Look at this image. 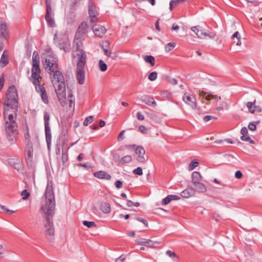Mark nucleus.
Wrapping results in <instances>:
<instances>
[{
    "instance_id": "nucleus-56",
    "label": "nucleus",
    "mask_w": 262,
    "mask_h": 262,
    "mask_svg": "<svg viewBox=\"0 0 262 262\" xmlns=\"http://www.w3.org/2000/svg\"><path fill=\"white\" fill-rule=\"evenodd\" d=\"M146 241V239H145V238H141L140 240L136 241V242L137 243H138L140 245H145Z\"/></svg>"
},
{
    "instance_id": "nucleus-27",
    "label": "nucleus",
    "mask_w": 262,
    "mask_h": 262,
    "mask_svg": "<svg viewBox=\"0 0 262 262\" xmlns=\"http://www.w3.org/2000/svg\"><path fill=\"white\" fill-rule=\"evenodd\" d=\"M195 194V189L193 188L188 187L181 193V196L184 198H189Z\"/></svg>"
},
{
    "instance_id": "nucleus-57",
    "label": "nucleus",
    "mask_w": 262,
    "mask_h": 262,
    "mask_svg": "<svg viewBox=\"0 0 262 262\" xmlns=\"http://www.w3.org/2000/svg\"><path fill=\"white\" fill-rule=\"evenodd\" d=\"M168 195L171 201L172 200H178L180 199V196L177 195L171 194Z\"/></svg>"
},
{
    "instance_id": "nucleus-50",
    "label": "nucleus",
    "mask_w": 262,
    "mask_h": 262,
    "mask_svg": "<svg viewBox=\"0 0 262 262\" xmlns=\"http://www.w3.org/2000/svg\"><path fill=\"white\" fill-rule=\"evenodd\" d=\"M170 202H171L170 199L169 195H168L162 200V204L165 205H167L168 203H169Z\"/></svg>"
},
{
    "instance_id": "nucleus-7",
    "label": "nucleus",
    "mask_w": 262,
    "mask_h": 262,
    "mask_svg": "<svg viewBox=\"0 0 262 262\" xmlns=\"http://www.w3.org/2000/svg\"><path fill=\"white\" fill-rule=\"evenodd\" d=\"M45 68L47 71L54 72L56 69H58V64L57 60L53 56L51 55H46L42 61Z\"/></svg>"
},
{
    "instance_id": "nucleus-17",
    "label": "nucleus",
    "mask_w": 262,
    "mask_h": 262,
    "mask_svg": "<svg viewBox=\"0 0 262 262\" xmlns=\"http://www.w3.org/2000/svg\"><path fill=\"white\" fill-rule=\"evenodd\" d=\"M255 104V100H254L253 102H248L246 104V106L248 108L249 112L251 114H254L255 112L260 113L261 112V108L258 105H256Z\"/></svg>"
},
{
    "instance_id": "nucleus-9",
    "label": "nucleus",
    "mask_w": 262,
    "mask_h": 262,
    "mask_svg": "<svg viewBox=\"0 0 262 262\" xmlns=\"http://www.w3.org/2000/svg\"><path fill=\"white\" fill-rule=\"evenodd\" d=\"M77 52V68H85L86 59V55L85 52L83 50V49H80L78 50Z\"/></svg>"
},
{
    "instance_id": "nucleus-10",
    "label": "nucleus",
    "mask_w": 262,
    "mask_h": 262,
    "mask_svg": "<svg viewBox=\"0 0 262 262\" xmlns=\"http://www.w3.org/2000/svg\"><path fill=\"white\" fill-rule=\"evenodd\" d=\"M55 90L60 104L61 106H64L66 104V86H63L62 84L60 88H57Z\"/></svg>"
},
{
    "instance_id": "nucleus-61",
    "label": "nucleus",
    "mask_w": 262,
    "mask_h": 262,
    "mask_svg": "<svg viewBox=\"0 0 262 262\" xmlns=\"http://www.w3.org/2000/svg\"><path fill=\"white\" fill-rule=\"evenodd\" d=\"M123 183L121 181L118 180L115 182V186L117 188H120L122 187Z\"/></svg>"
},
{
    "instance_id": "nucleus-22",
    "label": "nucleus",
    "mask_w": 262,
    "mask_h": 262,
    "mask_svg": "<svg viewBox=\"0 0 262 262\" xmlns=\"http://www.w3.org/2000/svg\"><path fill=\"white\" fill-rule=\"evenodd\" d=\"M94 176L99 179L110 180L111 179V176L103 170L98 171L94 172Z\"/></svg>"
},
{
    "instance_id": "nucleus-21",
    "label": "nucleus",
    "mask_w": 262,
    "mask_h": 262,
    "mask_svg": "<svg viewBox=\"0 0 262 262\" xmlns=\"http://www.w3.org/2000/svg\"><path fill=\"white\" fill-rule=\"evenodd\" d=\"M58 46L60 49L63 50L65 52H68L70 51V44L67 38L63 40L59 41L58 43Z\"/></svg>"
},
{
    "instance_id": "nucleus-4",
    "label": "nucleus",
    "mask_w": 262,
    "mask_h": 262,
    "mask_svg": "<svg viewBox=\"0 0 262 262\" xmlns=\"http://www.w3.org/2000/svg\"><path fill=\"white\" fill-rule=\"evenodd\" d=\"M31 76L29 78L30 80L33 84H35L40 81L41 77L40 76L39 57L38 54L34 52L32 56V68Z\"/></svg>"
},
{
    "instance_id": "nucleus-55",
    "label": "nucleus",
    "mask_w": 262,
    "mask_h": 262,
    "mask_svg": "<svg viewBox=\"0 0 262 262\" xmlns=\"http://www.w3.org/2000/svg\"><path fill=\"white\" fill-rule=\"evenodd\" d=\"M213 118H215V117L212 116H211V115H207V116H205L203 117V120L205 122H208Z\"/></svg>"
},
{
    "instance_id": "nucleus-28",
    "label": "nucleus",
    "mask_w": 262,
    "mask_h": 262,
    "mask_svg": "<svg viewBox=\"0 0 262 262\" xmlns=\"http://www.w3.org/2000/svg\"><path fill=\"white\" fill-rule=\"evenodd\" d=\"M0 36L4 38H7L8 36V30L5 23L0 24Z\"/></svg>"
},
{
    "instance_id": "nucleus-59",
    "label": "nucleus",
    "mask_w": 262,
    "mask_h": 262,
    "mask_svg": "<svg viewBox=\"0 0 262 262\" xmlns=\"http://www.w3.org/2000/svg\"><path fill=\"white\" fill-rule=\"evenodd\" d=\"M243 174L240 170L236 171L235 173V177L236 179H239L242 178Z\"/></svg>"
},
{
    "instance_id": "nucleus-30",
    "label": "nucleus",
    "mask_w": 262,
    "mask_h": 262,
    "mask_svg": "<svg viewBox=\"0 0 262 262\" xmlns=\"http://www.w3.org/2000/svg\"><path fill=\"white\" fill-rule=\"evenodd\" d=\"M192 183L193 185L199 183L202 180V177L200 173L198 171H194L191 175Z\"/></svg>"
},
{
    "instance_id": "nucleus-33",
    "label": "nucleus",
    "mask_w": 262,
    "mask_h": 262,
    "mask_svg": "<svg viewBox=\"0 0 262 262\" xmlns=\"http://www.w3.org/2000/svg\"><path fill=\"white\" fill-rule=\"evenodd\" d=\"M144 59L146 62L149 63L151 66L155 65V59L154 57L151 55H146L144 57Z\"/></svg>"
},
{
    "instance_id": "nucleus-25",
    "label": "nucleus",
    "mask_w": 262,
    "mask_h": 262,
    "mask_svg": "<svg viewBox=\"0 0 262 262\" xmlns=\"http://www.w3.org/2000/svg\"><path fill=\"white\" fill-rule=\"evenodd\" d=\"M191 30L193 31L199 38H204L207 35V33L203 32V31L200 29V27L199 26L192 27L191 28Z\"/></svg>"
},
{
    "instance_id": "nucleus-41",
    "label": "nucleus",
    "mask_w": 262,
    "mask_h": 262,
    "mask_svg": "<svg viewBox=\"0 0 262 262\" xmlns=\"http://www.w3.org/2000/svg\"><path fill=\"white\" fill-rule=\"evenodd\" d=\"M158 74L156 71L152 72L149 74L148 78L150 81H154L157 78Z\"/></svg>"
},
{
    "instance_id": "nucleus-47",
    "label": "nucleus",
    "mask_w": 262,
    "mask_h": 262,
    "mask_svg": "<svg viewBox=\"0 0 262 262\" xmlns=\"http://www.w3.org/2000/svg\"><path fill=\"white\" fill-rule=\"evenodd\" d=\"M199 163L197 161H192L189 165V169L190 170H193L194 168L197 167Z\"/></svg>"
},
{
    "instance_id": "nucleus-26",
    "label": "nucleus",
    "mask_w": 262,
    "mask_h": 262,
    "mask_svg": "<svg viewBox=\"0 0 262 262\" xmlns=\"http://www.w3.org/2000/svg\"><path fill=\"white\" fill-rule=\"evenodd\" d=\"M8 163L11 166L13 167L14 168L17 169V170H19L20 169H21L22 167L21 163L20 160L18 159H10L8 160Z\"/></svg>"
},
{
    "instance_id": "nucleus-53",
    "label": "nucleus",
    "mask_w": 262,
    "mask_h": 262,
    "mask_svg": "<svg viewBox=\"0 0 262 262\" xmlns=\"http://www.w3.org/2000/svg\"><path fill=\"white\" fill-rule=\"evenodd\" d=\"M102 49L104 52V53L105 55H106L107 57H110L111 54V51L107 48H105L102 46Z\"/></svg>"
},
{
    "instance_id": "nucleus-1",
    "label": "nucleus",
    "mask_w": 262,
    "mask_h": 262,
    "mask_svg": "<svg viewBox=\"0 0 262 262\" xmlns=\"http://www.w3.org/2000/svg\"><path fill=\"white\" fill-rule=\"evenodd\" d=\"M45 203L42 204L40 213L43 217L42 230L48 240H52L54 237V227L53 216L55 205L54 193L52 187L47 186L45 193Z\"/></svg>"
},
{
    "instance_id": "nucleus-12",
    "label": "nucleus",
    "mask_w": 262,
    "mask_h": 262,
    "mask_svg": "<svg viewBox=\"0 0 262 262\" xmlns=\"http://www.w3.org/2000/svg\"><path fill=\"white\" fill-rule=\"evenodd\" d=\"M37 92L39 93L41 97L42 101L48 104L49 103V99L46 90L44 87L40 84V81L37 82L36 84H33Z\"/></svg>"
},
{
    "instance_id": "nucleus-45",
    "label": "nucleus",
    "mask_w": 262,
    "mask_h": 262,
    "mask_svg": "<svg viewBox=\"0 0 262 262\" xmlns=\"http://www.w3.org/2000/svg\"><path fill=\"white\" fill-rule=\"evenodd\" d=\"M179 4L177 0H171L169 3V9L171 11Z\"/></svg>"
},
{
    "instance_id": "nucleus-23",
    "label": "nucleus",
    "mask_w": 262,
    "mask_h": 262,
    "mask_svg": "<svg viewBox=\"0 0 262 262\" xmlns=\"http://www.w3.org/2000/svg\"><path fill=\"white\" fill-rule=\"evenodd\" d=\"M141 100L142 102L148 105L151 106L152 107H156L157 106V103L152 97L144 96L141 98Z\"/></svg>"
},
{
    "instance_id": "nucleus-29",
    "label": "nucleus",
    "mask_w": 262,
    "mask_h": 262,
    "mask_svg": "<svg viewBox=\"0 0 262 262\" xmlns=\"http://www.w3.org/2000/svg\"><path fill=\"white\" fill-rule=\"evenodd\" d=\"M9 63L8 56L7 51H4L0 59V66L5 67Z\"/></svg>"
},
{
    "instance_id": "nucleus-52",
    "label": "nucleus",
    "mask_w": 262,
    "mask_h": 262,
    "mask_svg": "<svg viewBox=\"0 0 262 262\" xmlns=\"http://www.w3.org/2000/svg\"><path fill=\"white\" fill-rule=\"evenodd\" d=\"M139 130L142 134H146L147 132L146 127L144 125H140L139 127Z\"/></svg>"
},
{
    "instance_id": "nucleus-37",
    "label": "nucleus",
    "mask_w": 262,
    "mask_h": 262,
    "mask_svg": "<svg viewBox=\"0 0 262 262\" xmlns=\"http://www.w3.org/2000/svg\"><path fill=\"white\" fill-rule=\"evenodd\" d=\"M68 101L69 107L71 108L75 106V98L72 94H69L68 95Z\"/></svg>"
},
{
    "instance_id": "nucleus-44",
    "label": "nucleus",
    "mask_w": 262,
    "mask_h": 262,
    "mask_svg": "<svg viewBox=\"0 0 262 262\" xmlns=\"http://www.w3.org/2000/svg\"><path fill=\"white\" fill-rule=\"evenodd\" d=\"M50 114L46 112L44 113L43 119L45 122V124H49V120H50Z\"/></svg>"
},
{
    "instance_id": "nucleus-24",
    "label": "nucleus",
    "mask_w": 262,
    "mask_h": 262,
    "mask_svg": "<svg viewBox=\"0 0 262 262\" xmlns=\"http://www.w3.org/2000/svg\"><path fill=\"white\" fill-rule=\"evenodd\" d=\"M241 134L242 136L241 137V139L242 141L249 142L251 144H254L255 142L252 140L249 136L246 137L245 136L248 134V130L246 127H243L241 130Z\"/></svg>"
},
{
    "instance_id": "nucleus-62",
    "label": "nucleus",
    "mask_w": 262,
    "mask_h": 262,
    "mask_svg": "<svg viewBox=\"0 0 262 262\" xmlns=\"http://www.w3.org/2000/svg\"><path fill=\"white\" fill-rule=\"evenodd\" d=\"M68 160V155L67 154L62 153V161L64 163H65Z\"/></svg>"
},
{
    "instance_id": "nucleus-42",
    "label": "nucleus",
    "mask_w": 262,
    "mask_h": 262,
    "mask_svg": "<svg viewBox=\"0 0 262 262\" xmlns=\"http://www.w3.org/2000/svg\"><path fill=\"white\" fill-rule=\"evenodd\" d=\"M93 121V116H90L86 117L83 122V125L85 126H88L89 124L92 123Z\"/></svg>"
},
{
    "instance_id": "nucleus-48",
    "label": "nucleus",
    "mask_w": 262,
    "mask_h": 262,
    "mask_svg": "<svg viewBox=\"0 0 262 262\" xmlns=\"http://www.w3.org/2000/svg\"><path fill=\"white\" fill-rule=\"evenodd\" d=\"M83 224L89 228H91L93 226H96L95 222H89L84 221L83 222Z\"/></svg>"
},
{
    "instance_id": "nucleus-35",
    "label": "nucleus",
    "mask_w": 262,
    "mask_h": 262,
    "mask_svg": "<svg viewBox=\"0 0 262 262\" xmlns=\"http://www.w3.org/2000/svg\"><path fill=\"white\" fill-rule=\"evenodd\" d=\"M260 123V121L258 120L254 122H251L248 125V128L250 130L255 131L256 129V125L259 124Z\"/></svg>"
},
{
    "instance_id": "nucleus-34",
    "label": "nucleus",
    "mask_w": 262,
    "mask_h": 262,
    "mask_svg": "<svg viewBox=\"0 0 262 262\" xmlns=\"http://www.w3.org/2000/svg\"><path fill=\"white\" fill-rule=\"evenodd\" d=\"M132 160V158L129 155H126L122 157L120 160L119 161V163L120 164H124L126 163H129Z\"/></svg>"
},
{
    "instance_id": "nucleus-11",
    "label": "nucleus",
    "mask_w": 262,
    "mask_h": 262,
    "mask_svg": "<svg viewBox=\"0 0 262 262\" xmlns=\"http://www.w3.org/2000/svg\"><path fill=\"white\" fill-rule=\"evenodd\" d=\"M89 14L91 17L90 21L91 23H94L97 21V17L98 13L96 10V7L94 5L92 0L89 1Z\"/></svg>"
},
{
    "instance_id": "nucleus-32",
    "label": "nucleus",
    "mask_w": 262,
    "mask_h": 262,
    "mask_svg": "<svg viewBox=\"0 0 262 262\" xmlns=\"http://www.w3.org/2000/svg\"><path fill=\"white\" fill-rule=\"evenodd\" d=\"M45 129L46 140L47 143H49L50 142L52 138L51 131L49 126V124H45Z\"/></svg>"
},
{
    "instance_id": "nucleus-19",
    "label": "nucleus",
    "mask_w": 262,
    "mask_h": 262,
    "mask_svg": "<svg viewBox=\"0 0 262 262\" xmlns=\"http://www.w3.org/2000/svg\"><path fill=\"white\" fill-rule=\"evenodd\" d=\"M200 95L208 101L213 100L214 101L217 102L221 99V97L217 95H213L211 93L204 91L201 92L200 93Z\"/></svg>"
},
{
    "instance_id": "nucleus-60",
    "label": "nucleus",
    "mask_w": 262,
    "mask_h": 262,
    "mask_svg": "<svg viewBox=\"0 0 262 262\" xmlns=\"http://www.w3.org/2000/svg\"><path fill=\"white\" fill-rule=\"evenodd\" d=\"M125 259V256L122 255L118 258H116L115 261L116 262H123Z\"/></svg>"
},
{
    "instance_id": "nucleus-14",
    "label": "nucleus",
    "mask_w": 262,
    "mask_h": 262,
    "mask_svg": "<svg viewBox=\"0 0 262 262\" xmlns=\"http://www.w3.org/2000/svg\"><path fill=\"white\" fill-rule=\"evenodd\" d=\"M54 13L52 11V8L48 7V9H46V14L45 15V19L47 22L48 26L50 27H55V21L53 18Z\"/></svg>"
},
{
    "instance_id": "nucleus-2",
    "label": "nucleus",
    "mask_w": 262,
    "mask_h": 262,
    "mask_svg": "<svg viewBox=\"0 0 262 262\" xmlns=\"http://www.w3.org/2000/svg\"><path fill=\"white\" fill-rule=\"evenodd\" d=\"M4 115L5 120V129L8 140L13 143L18 134L17 124L16 122L17 114H9L7 118L6 110L4 108Z\"/></svg>"
},
{
    "instance_id": "nucleus-8",
    "label": "nucleus",
    "mask_w": 262,
    "mask_h": 262,
    "mask_svg": "<svg viewBox=\"0 0 262 262\" xmlns=\"http://www.w3.org/2000/svg\"><path fill=\"white\" fill-rule=\"evenodd\" d=\"M183 101L192 109H196L197 103L195 97L189 93H185L183 98Z\"/></svg>"
},
{
    "instance_id": "nucleus-38",
    "label": "nucleus",
    "mask_w": 262,
    "mask_h": 262,
    "mask_svg": "<svg viewBox=\"0 0 262 262\" xmlns=\"http://www.w3.org/2000/svg\"><path fill=\"white\" fill-rule=\"evenodd\" d=\"M101 210L103 211V212L105 213H108L111 211L110 207L108 205V204L104 203L101 205Z\"/></svg>"
},
{
    "instance_id": "nucleus-13",
    "label": "nucleus",
    "mask_w": 262,
    "mask_h": 262,
    "mask_svg": "<svg viewBox=\"0 0 262 262\" xmlns=\"http://www.w3.org/2000/svg\"><path fill=\"white\" fill-rule=\"evenodd\" d=\"M92 30L96 36L101 37L106 32V28L100 25L95 24L92 27Z\"/></svg>"
},
{
    "instance_id": "nucleus-15",
    "label": "nucleus",
    "mask_w": 262,
    "mask_h": 262,
    "mask_svg": "<svg viewBox=\"0 0 262 262\" xmlns=\"http://www.w3.org/2000/svg\"><path fill=\"white\" fill-rule=\"evenodd\" d=\"M136 153L138 155L137 161L141 163H144L146 161L144 157L145 151L143 147L139 146L136 148Z\"/></svg>"
},
{
    "instance_id": "nucleus-63",
    "label": "nucleus",
    "mask_w": 262,
    "mask_h": 262,
    "mask_svg": "<svg viewBox=\"0 0 262 262\" xmlns=\"http://www.w3.org/2000/svg\"><path fill=\"white\" fill-rule=\"evenodd\" d=\"M45 2H46V9H48L49 6L50 7V8H52L51 7V4H52L51 0H45Z\"/></svg>"
},
{
    "instance_id": "nucleus-16",
    "label": "nucleus",
    "mask_w": 262,
    "mask_h": 262,
    "mask_svg": "<svg viewBox=\"0 0 262 262\" xmlns=\"http://www.w3.org/2000/svg\"><path fill=\"white\" fill-rule=\"evenodd\" d=\"M76 79L80 84H83L85 81L84 68H76Z\"/></svg>"
},
{
    "instance_id": "nucleus-49",
    "label": "nucleus",
    "mask_w": 262,
    "mask_h": 262,
    "mask_svg": "<svg viewBox=\"0 0 262 262\" xmlns=\"http://www.w3.org/2000/svg\"><path fill=\"white\" fill-rule=\"evenodd\" d=\"M156 242H154L152 241L150 239H146V243L145 244V246H147L149 247H153L155 246V244H156Z\"/></svg>"
},
{
    "instance_id": "nucleus-39",
    "label": "nucleus",
    "mask_w": 262,
    "mask_h": 262,
    "mask_svg": "<svg viewBox=\"0 0 262 262\" xmlns=\"http://www.w3.org/2000/svg\"><path fill=\"white\" fill-rule=\"evenodd\" d=\"M99 68L102 72H105L107 69V66L105 63L102 60H100L98 62Z\"/></svg>"
},
{
    "instance_id": "nucleus-20",
    "label": "nucleus",
    "mask_w": 262,
    "mask_h": 262,
    "mask_svg": "<svg viewBox=\"0 0 262 262\" xmlns=\"http://www.w3.org/2000/svg\"><path fill=\"white\" fill-rule=\"evenodd\" d=\"M85 39V37H82L80 36H77V35H75L74 40L73 42V48H76V51L78 50L82 49L83 43L82 41Z\"/></svg>"
},
{
    "instance_id": "nucleus-64",
    "label": "nucleus",
    "mask_w": 262,
    "mask_h": 262,
    "mask_svg": "<svg viewBox=\"0 0 262 262\" xmlns=\"http://www.w3.org/2000/svg\"><path fill=\"white\" fill-rule=\"evenodd\" d=\"M124 132H125V131L123 130L121 131V132L119 133V135H118V140L119 141H121V140H122V136H123V134H124Z\"/></svg>"
},
{
    "instance_id": "nucleus-31",
    "label": "nucleus",
    "mask_w": 262,
    "mask_h": 262,
    "mask_svg": "<svg viewBox=\"0 0 262 262\" xmlns=\"http://www.w3.org/2000/svg\"><path fill=\"white\" fill-rule=\"evenodd\" d=\"M193 185L195 188V189H194L195 191H196L200 193H205L207 191V189L206 186L204 184L201 183V182Z\"/></svg>"
},
{
    "instance_id": "nucleus-3",
    "label": "nucleus",
    "mask_w": 262,
    "mask_h": 262,
    "mask_svg": "<svg viewBox=\"0 0 262 262\" xmlns=\"http://www.w3.org/2000/svg\"><path fill=\"white\" fill-rule=\"evenodd\" d=\"M4 105L14 110V114H17L18 106V94L16 88L14 85L9 86L7 91Z\"/></svg>"
},
{
    "instance_id": "nucleus-6",
    "label": "nucleus",
    "mask_w": 262,
    "mask_h": 262,
    "mask_svg": "<svg viewBox=\"0 0 262 262\" xmlns=\"http://www.w3.org/2000/svg\"><path fill=\"white\" fill-rule=\"evenodd\" d=\"M51 73H53V76L51 77L52 82L55 89L60 88V86L63 84L65 85L64 78L62 73L58 71L57 69L54 72H50L49 73L51 75Z\"/></svg>"
},
{
    "instance_id": "nucleus-51",
    "label": "nucleus",
    "mask_w": 262,
    "mask_h": 262,
    "mask_svg": "<svg viewBox=\"0 0 262 262\" xmlns=\"http://www.w3.org/2000/svg\"><path fill=\"white\" fill-rule=\"evenodd\" d=\"M166 253L168 256H169L170 257H171V258H174V257H177L176 254L174 252H172L170 250H167L166 252Z\"/></svg>"
},
{
    "instance_id": "nucleus-18",
    "label": "nucleus",
    "mask_w": 262,
    "mask_h": 262,
    "mask_svg": "<svg viewBox=\"0 0 262 262\" xmlns=\"http://www.w3.org/2000/svg\"><path fill=\"white\" fill-rule=\"evenodd\" d=\"M88 24L84 21L82 22L80 24L75 35H77V36L85 37V34L88 32Z\"/></svg>"
},
{
    "instance_id": "nucleus-5",
    "label": "nucleus",
    "mask_w": 262,
    "mask_h": 262,
    "mask_svg": "<svg viewBox=\"0 0 262 262\" xmlns=\"http://www.w3.org/2000/svg\"><path fill=\"white\" fill-rule=\"evenodd\" d=\"M25 156L27 164H31L33 158V144L31 141V136L29 134V128H26V132L25 133Z\"/></svg>"
},
{
    "instance_id": "nucleus-46",
    "label": "nucleus",
    "mask_w": 262,
    "mask_h": 262,
    "mask_svg": "<svg viewBox=\"0 0 262 262\" xmlns=\"http://www.w3.org/2000/svg\"><path fill=\"white\" fill-rule=\"evenodd\" d=\"M133 173L135 174L138 176H141L143 174L142 169L140 167H138L137 168L134 169Z\"/></svg>"
},
{
    "instance_id": "nucleus-58",
    "label": "nucleus",
    "mask_w": 262,
    "mask_h": 262,
    "mask_svg": "<svg viewBox=\"0 0 262 262\" xmlns=\"http://www.w3.org/2000/svg\"><path fill=\"white\" fill-rule=\"evenodd\" d=\"M137 118L139 120H144V116L142 115L140 112H137Z\"/></svg>"
},
{
    "instance_id": "nucleus-54",
    "label": "nucleus",
    "mask_w": 262,
    "mask_h": 262,
    "mask_svg": "<svg viewBox=\"0 0 262 262\" xmlns=\"http://www.w3.org/2000/svg\"><path fill=\"white\" fill-rule=\"evenodd\" d=\"M137 220L138 221L142 223L145 226V227H147L148 226V223L145 219H144L142 217H138L137 218Z\"/></svg>"
},
{
    "instance_id": "nucleus-43",
    "label": "nucleus",
    "mask_w": 262,
    "mask_h": 262,
    "mask_svg": "<svg viewBox=\"0 0 262 262\" xmlns=\"http://www.w3.org/2000/svg\"><path fill=\"white\" fill-rule=\"evenodd\" d=\"M30 193L28 192L27 190H24L21 192V196H22V199L23 200L28 199L29 198V197L30 196Z\"/></svg>"
},
{
    "instance_id": "nucleus-36",
    "label": "nucleus",
    "mask_w": 262,
    "mask_h": 262,
    "mask_svg": "<svg viewBox=\"0 0 262 262\" xmlns=\"http://www.w3.org/2000/svg\"><path fill=\"white\" fill-rule=\"evenodd\" d=\"M236 38L237 42H236V45L237 46H239L241 45V36L238 31H236L231 36V38L232 39H234V38Z\"/></svg>"
},
{
    "instance_id": "nucleus-40",
    "label": "nucleus",
    "mask_w": 262,
    "mask_h": 262,
    "mask_svg": "<svg viewBox=\"0 0 262 262\" xmlns=\"http://www.w3.org/2000/svg\"><path fill=\"white\" fill-rule=\"evenodd\" d=\"M176 47V43L174 42L168 43L165 47V51L167 52L171 51Z\"/></svg>"
}]
</instances>
